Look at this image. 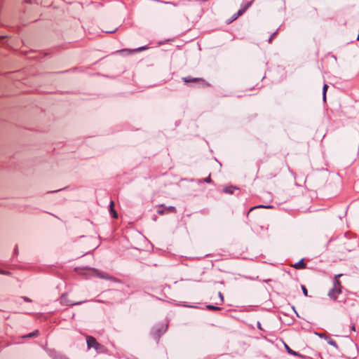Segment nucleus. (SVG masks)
I'll use <instances>...</instances> for the list:
<instances>
[{
  "mask_svg": "<svg viewBox=\"0 0 359 359\" xmlns=\"http://www.w3.org/2000/svg\"><path fill=\"white\" fill-rule=\"evenodd\" d=\"M332 285V287L328 291L327 296L330 299L337 301L338 296L342 293L343 286L341 282L337 280Z\"/></svg>",
  "mask_w": 359,
  "mask_h": 359,
  "instance_id": "f257e3e1",
  "label": "nucleus"
},
{
  "mask_svg": "<svg viewBox=\"0 0 359 359\" xmlns=\"http://www.w3.org/2000/svg\"><path fill=\"white\" fill-rule=\"evenodd\" d=\"M168 325L165 327L163 325H158L152 328L151 334L152 337L156 340L158 341L161 336L165 332Z\"/></svg>",
  "mask_w": 359,
  "mask_h": 359,
  "instance_id": "f03ea898",
  "label": "nucleus"
},
{
  "mask_svg": "<svg viewBox=\"0 0 359 359\" xmlns=\"http://www.w3.org/2000/svg\"><path fill=\"white\" fill-rule=\"evenodd\" d=\"M92 271H93V274L94 276H97L100 278L105 279V280H111V281L116 282V283L120 282V280L118 278H116L114 276H111L105 272L100 271L95 269H92Z\"/></svg>",
  "mask_w": 359,
  "mask_h": 359,
  "instance_id": "7ed1b4c3",
  "label": "nucleus"
},
{
  "mask_svg": "<svg viewBox=\"0 0 359 359\" xmlns=\"http://www.w3.org/2000/svg\"><path fill=\"white\" fill-rule=\"evenodd\" d=\"M60 304L62 305H65V306L80 305V304H82L83 303L86 302V301H80V302H72L67 298V293H64L61 295V297L60 298Z\"/></svg>",
  "mask_w": 359,
  "mask_h": 359,
  "instance_id": "20e7f679",
  "label": "nucleus"
},
{
  "mask_svg": "<svg viewBox=\"0 0 359 359\" xmlns=\"http://www.w3.org/2000/svg\"><path fill=\"white\" fill-rule=\"evenodd\" d=\"M158 215H163L168 213H176L177 210L174 206H165L163 204L158 205V209L157 210Z\"/></svg>",
  "mask_w": 359,
  "mask_h": 359,
  "instance_id": "39448f33",
  "label": "nucleus"
},
{
  "mask_svg": "<svg viewBox=\"0 0 359 359\" xmlns=\"http://www.w3.org/2000/svg\"><path fill=\"white\" fill-rule=\"evenodd\" d=\"M182 80L186 83H191V82H193V83H200L203 86H210V84L208 83V82H206L202 78H194V77H191V76H189L183 77Z\"/></svg>",
  "mask_w": 359,
  "mask_h": 359,
  "instance_id": "423d86ee",
  "label": "nucleus"
},
{
  "mask_svg": "<svg viewBox=\"0 0 359 359\" xmlns=\"http://www.w3.org/2000/svg\"><path fill=\"white\" fill-rule=\"evenodd\" d=\"M358 299H359V294H358L355 292L346 291V298L343 302L345 304H349L350 300L358 301Z\"/></svg>",
  "mask_w": 359,
  "mask_h": 359,
  "instance_id": "0eeeda50",
  "label": "nucleus"
},
{
  "mask_svg": "<svg viewBox=\"0 0 359 359\" xmlns=\"http://www.w3.org/2000/svg\"><path fill=\"white\" fill-rule=\"evenodd\" d=\"M48 355L53 358V359H69L65 355H63L62 354L57 352L56 351L53 349H49L48 351Z\"/></svg>",
  "mask_w": 359,
  "mask_h": 359,
  "instance_id": "6e6552de",
  "label": "nucleus"
},
{
  "mask_svg": "<svg viewBox=\"0 0 359 359\" xmlns=\"http://www.w3.org/2000/svg\"><path fill=\"white\" fill-rule=\"evenodd\" d=\"M254 0L242 3L241 8L238 10V15H243L252 4Z\"/></svg>",
  "mask_w": 359,
  "mask_h": 359,
  "instance_id": "1a4fd4ad",
  "label": "nucleus"
},
{
  "mask_svg": "<svg viewBox=\"0 0 359 359\" xmlns=\"http://www.w3.org/2000/svg\"><path fill=\"white\" fill-rule=\"evenodd\" d=\"M86 342H87V346H88V348H95L96 345L98 344L96 339L92 336L86 337Z\"/></svg>",
  "mask_w": 359,
  "mask_h": 359,
  "instance_id": "9d476101",
  "label": "nucleus"
},
{
  "mask_svg": "<svg viewBox=\"0 0 359 359\" xmlns=\"http://www.w3.org/2000/svg\"><path fill=\"white\" fill-rule=\"evenodd\" d=\"M109 210L111 216L113 218L118 217V214L116 212V210H114V202L113 201H110L109 206Z\"/></svg>",
  "mask_w": 359,
  "mask_h": 359,
  "instance_id": "9b49d317",
  "label": "nucleus"
},
{
  "mask_svg": "<svg viewBox=\"0 0 359 359\" xmlns=\"http://www.w3.org/2000/svg\"><path fill=\"white\" fill-rule=\"evenodd\" d=\"M306 263L304 262V259H301L299 262L295 263L292 266L297 269H303L306 268Z\"/></svg>",
  "mask_w": 359,
  "mask_h": 359,
  "instance_id": "f8f14e48",
  "label": "nucleus"
},
{
  "mask_svg": "<svg viewBox=\"0 0 359 359\" xmlns=\"http://www.w3.org/2000/svg\"><path fill=\"white\" fill-rule=\"evenodd\" d=\"M148 48H149L148 46H141L137 48H135V49H133V50L126 49L125 50L129 51L130 53H139V52L147 50Z\"/></svg>",
  "mask_w": 359,
  "mask_h": 359,
  "instance_id": "ddd939ff",
  "label": "nucleus"
},
{
  "mask_svg": "<svg viewBox=\"0 0 359 359\" xmlns=\"http://www.w3.org/2000/svg\"><path fill=\"white\" fill-rule=\"evenodd\" d=\"M39 334V332L38 330H34L32 332H30V333H29L27 334H25V335L22 336V337L25 338H25H34V337H38Z\"/></svg>",
  "mask_w": 359,
  "mask_h": 359,
  "instance_id": "4468645a",
  "label": "nucleus"
},
{
  "mask_svg": "<svg viewBox=\"0 0 359 359\" xmlns=\"http://www.w3.org/2000/svg\"><path fill=\"white\" fill-rule=\"evenodd\" d=\"M285 348L287 352L290 355H294V356H300L301 355L298 352H296V351H293L292 349H291L290 348V346L286 344H285Z\"/></svg>",
  "mask_w": 359,
  "mask_h": 359,
  "instance_id": "2eb2a0df",
  "label": "nucleus"
},
{
  "mask_svg": "<svg viewBox=\"0 0 359 359\" xmlns=\"http://www.w3.org/2000/svg\"><path fill=\"white\" fill-rule=\"evenodd\" d=\"M105 349V347L100 343H98L95 348V350L97 353H103L104 352Z\"/></svg>",
  "mask_w": 359,
  "mask_h": 359,
  "instance_id": "dca6fc26",
  "label": "nucleus"
},
{
  "mask_svg": "<svg viewBox=\"0 0 359 359\" xmlns=\"http://www.w3.org/2000/svg\"><path fill=\"white\" fill-rule=\"evenodd\" d=\"M235 189H236V187H234L233 186H229V187H227L224 188V192L226 193V194H233V191Z\"/></svg>",
  "mask_w": 359,
  "mask_h": 359,
  "instance_id": "f3484780",
  "label": "nucleus"
},
{
  "mask_svg": "<svg viewBox=\"0 0 359 359\" xmlns=\"http://www.w3.org/2000/svg\"><path fill=\"white\" fill-rule=\"evenodd\" d=\"M206 309L208 311H220L222 308L212 304H209L206 306Z\"/></svg>",
  "mask_w": 359,
  "mask_h": 359,
  "instance_id": "a211bd4d",
  "label": "nucleus"
},
{
  "mask_svg": "<svg viewBox=\"0 0 359 359\" xmlns=\"http://www.w3.org/2000/svg\"><path fill=\"white\" fill-rule=\"evenodd\" d=\"M327 88H328V86L327 84H324L323 88V100L325 102H326V94H327Z\"/></svg>",
  "mask_w": 359,
  "mask_h": 359,
  "instance_id": "6ab92c4d",
  "label": "nucleus"
},
{
  "mask_svg": "<svg viewBox=\"0 0 359 359\" xmlns=\"http://www.w3.org/2000/svg\"><path fill=\"white\" fill-rule=\"evenodd\" d=\"M241 15H238V11L236 13H234L232 17L227 20V23H231L234 20H236L238 17H240Z\"/></svg>",
  "mask_w": 359,
  "mask_h": 359,
  "instance_id": "aec40b11",
  "label": "nucleus"
},
{
  "mask_svg": "<svg viewBox=\"0 0 359 359\" xmlns=\"http://www.w3.org/2000/svg\"><path fill=\"white\" fill-rule=\"evenodd\" d=\"M327 343H328L330 345H331V346H334V348H339V347H338V345H337V343L334 339H331V338H330V337H329V338L327 339Z\"/></svg>",
  "mask_w": 359,
  "mask_h": 359,
  "instance_id": "412c9836",
  "label": "nucleus"
},
{
  "mask_svg": "<svg viewBox=\"0 0 359 359\" xmlns=\"http://www.w3.org/2000/svg\"><path fill=\"white\" fill-rule=\"evenodd\" d=\"M211 177H210V175H209L208 177H205V178H203V179H201V180H198V182L199 183H201V182H206V183H210L211 182Z\"/></svg>",
  "mask_w": 359,
  "mask_h": 359,
  "instance_id": "4be33fe9",
  "label": "nucleus"
},
{
  "mask_svg": "<svg viewBox=\"0 0 359 359\" xmlns=\"http://www.w3.org/2000/svg\"><path fill=\"white\" fill-rule=\"evenodd\" d=\"M278 34V31H276L274 32L271 36L268 39V41L269 43H271L272 42V41L273 40V39L277 36Z\"/></svg>",
  "mask_w": 359,
  "mask_h": 359,
  "instance_id": "5701e85b",
  "label": "nucleus"
},
{
  "mask_svg": "<svg viewBox=\"0 0 359 359\" xmlns=\"http://www.w3.org/2000/svg\"><path fill=\"white\" fill-rule=\"evenodd\" d=\"M343 276L342 273H339V274H337L334 276V278L332 280V284H334V283H335L336 280H337L338 282H341V280H339V278Z\"/></svg>",
  "mask_w": 359,
  "mask_h": 359,
  "instance_id": "b1692460",
  "label": "nucleus"
},
{
  "mask_svg": "<svg viewBox=\"0 0 359 359\" xmlns=\"http://www.w3.org/2000/svg\"><path fill=\"white\" fill-rule=\"evenodd\" d=\"M0 274L10 276L11 274V273L8 271H6V270L0 269Z\"/></svg>",
  "mask_w": 359,
  "mask_h": 359,
  "instance_id": "393cba45",
  "label": "nucleus"
},
{
  "mask_svg": "<svg viewBox=\"0 0 359 359\" xmlns=\"http://www.w3.org/2000/svg\"><path fill=\"white\" fill-rule=\"evenodd\" d=\"M301 287H302V292H303L304 294L306 297H307V296H308V290H307V289H306V286H305V285H302L301 286Z\"/></svg>",
  "mask_w": 359,
  "mask_h": 359,
  "instance_id": "a878e982",
  "label": "nucleus"
},
{
  "mask_svg": "<svg viewBox=\"0 0 359 359\" xmlns=\"http://www.w3.org/2000/svg\"><path fill=\"white\" fill-rule=\"evenodd\" d=\"M22 299L26 302H32V300L29 297H22Z\"/></svg>",
  "mask_w": 359,
  "mask_h": 359,
  "instance_id": "bb28decb",
  "label": "nucleus"
},
{
  "mask_svg": "<svg viewBox=\"0 0 359 359\" xmlns=\"http://www.w3.org/2000/svg\"><path fill=\"white\" fill-rule=\"evenodd\" d=\"M18 246L16 245L15 249H14L13 255H18Z\"/></svg>",
  "mask_w": 359,
  "mask_h": 359,
  "instance_id": "cd10ccee",
  "label": "nucleus"
},
{
  "mask_svg": "<svg viewBox=\"0 0 359 359\" xmlns=\"http://www.w3.org/2000/svg\"><path fill=\"white\" fill-rule=\"evenodd\" d=\"M219 294V298H220V299H221V302H223V301H224V297H223V294H222V292H219V294Z\"/></svg>",
  "mask_w": 359,
  "mask_h": 359,
  "instance_id": "c85d7f7f",
  "label": "nucleus"
},
{
  "mask_svg": "<svg viewBox=\"0 0 359 359\" xmlns=\"http://www.w3.org/2000/svg\"><path fill=\"white\" fill-rule=\"evenodd\" d=\"M117 30V28L113 29V30H107V31H105L106 33H114Z\"/></svg>",
  "mask_w": 359,
  "mask_h": 359,
  "instance_id": "c756f323",
  "label": "nucleus"
},
{
  "mask_svg": "<svg viewBox=\"0 0 359 359\" xmlns=\"http://www.w3.org/2000/svg\"><path fill=\"white\" fill-rule=\"evenodd\" d=\"M269 207H270V206L259 205V206H257V207L252 208L250 209V210H253V209H255V208H269Z\"/></svg>",
  "mask_w": 359,
  "mask_h": 359,
  "instance_id": "7c9ffc66",
  "label": "nucleus"
},
{
  "mask_svg": "<svg viewBox=\"0 0 359 359\" xmlns=\"http://www.w3.org/2000/svg\"><path fill=\"white\" fill-rule=\"evenodd\" d=\"M351 330L352 331H355V325L354 324H353L351 326Z\"/></svg>",
  "mask_w": 359,
  "mask_h": 359,
  "instance_id": "2f4dec72",
  "label": "nucleus"
},
{
  "mask_svg": "<svg viewBox=\"0 0 359 359\" xmlns=\"http://www.w3.org/2000/svg\"><path fill=\"white\" fill-rule=\"evenodd\" d=\"M257 327L259 330H262L261 323L259 322H257Z\"/></svg>",
  "mask_w": 359,
  "mask_h": 359,
  "instance_id": "473e14b6",
  "label": "nucleus"
},
{
  "mask_svg": "<svg viewBox=\"0 0 359 359\" xmlns=\"http://www.w3.org/2000/svg\"><path fill=\"white\" fill-rule=\"evenodd\" d=\"M26 3L32 4V0H25Z\"/></svg>",
  "mask_w": 359,
  "mask_h": 359,
  "instance_id": "72a5a7b5",
  "label": "nucleus"
},
{
  "mask_svg": "<svg viewBox=\"0 0 359 359\" xmlns=\"http://www.w3.org/2000/svg\"><path fill=\"white\" fill-rule=\"evenodd\" d=\"M332 242H333V240H332V239H330V240L329 241V245H330Z\"/></svg>",
  "mask_w": 359,
  "mask_h": 359,
  "instance_id": "f704fd0d",
  "label": "nucleus"
},
{
  "mask_svg": "<svg viewBox=\"0 0 359 359\" xmlns=\"http://www.w3.org/2000/svg\"><path fill=\"white\" fill-rule=\"evenodd\" d=\"M357 40L359 41V34L358 35Z\"/></svg>",
  "mask_w": 359,
  "mask_h": 359,
  "instance_id": "c9c22d12",
  "label": "nucleus"
}]
</instances>
